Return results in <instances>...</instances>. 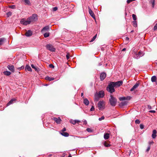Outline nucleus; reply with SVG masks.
<instances>
[{
	"label": "nucleus",
	"mask_w": 157,
	"mask_h": 157,
	"mask_svg": "<svg viewBox=\"0 0 157 157\" xmlns=\"http://www.w3.org/2000/svg\"><path fill=\"white\" fill-rule=\"evenodd\" d=\"M144 55V53L141 51L139 52L138 53L133 55V57L136 59H138L140 58V57L143 56Z\"/></svg>",
	"instance_id": "3"
},
{
	"label": "nucleus",
	"mask_w": 157,
	"mask_h": 157,
	"mask_svg": "<svg viewBox=\"0 0 157 157\" xmlns=\"http://www.w3.org/2000/svg\"><path fill=\"white\" fill-rule=\"evenodd\" d=\"M31 66L32 68H33V69H35V70L36 71H38V70L39 69V68H37L36 67H35L33 64H31Z\"/></svg>",
	"instance_id": "32"
},
{
	"label": "nucleus",
	"mask_w": 157,
	"mask_h": 157,
	"mask_svg": "<svg viewBox=\"0 0 157 157\" xmlns=\"http://www.w3.org/2000/svg\"><path fill=\"white\" fill-rule=\"evenodd\" d=\"M104 101H100L98 104V106L100 110H102L104 109Z\"/></svg>",
	"instance_id": "5"
},
{
	"label": "nucleus",
	"mask_w": 157,
	"mask_h": 157,
	"mask_svg": "<svg viewBox=\"0 0 157 157\" xmlns=\"http://www.w3.org/2000/svg\"><path fill=\"white\" fill-rule=\"evenodd\" d=\"M157 132L155 130H154L153 131L152 134V137L153 138L155 139L156 137Z\"/></svg>",
	"instance_id": "17"
},
{
	"label": "nucleus",
	"mask_w": 157,
	"mask_h": 157,
	"mask_svg": "<svg viewBox=\"0 0 157 157\" xmlns=\"http://www.w3.org/2000/svg\"><path fill=\"white\" fill-rule=\"evenodd\" d=\"M132 17L133 20L134 21H136V16L134 14H133L132 15Z\"/></svg>",
	"instance_id": "38"
},
{
	"label": "nucleus",
	"mask_w": 157,
	"mask_h": 157,
	"mask_svg": "<svg viewBox=\"0 0 157 157\" xmlns=\"http://www.w3.org/2000/svg\"><path fill=\"white\" fill-rule=\"evenodd\" d=\"M60 134L62 135V136H64L65 137H67L69 136V134L67 132H60Z\"/></svg>",
	"instance_id": "22"
},
{
	"label": "nucleus",
	"mask_w": 157,
	"mask_h": 157,
	"mask_svg": "<svg viewBox=\"0 0 157 157\" xmlns=\"http://www.w3.org/2000/svg\"><path fill=\"white\" fill-rule=\"evenodd\" d=\"M46 79L49 81H52L54 80V78H51L49 77H47L46 78Z\"/></svg>",
	"instance_id": "29"
},
{
	"label": "nucleus",
	"mask_w": 157,
	"mask_h": 157,
	"mask_svg": "<svg viewBox=\"0 0 157 157\" xmlns=\"http://www.w3.org/2000/svg\"><path fill=\"white\" fill-rule=\"evenodd\" d=\"M109 101L110 105L113 106H115L117 102V99L114 98L112 95H110V98L109 99Z\"/></svg>",
	"instance_id": "2"
},
{
	"label": "nucleus",
	"mask_w": 157,
	"mask_h": 157,
	"mask_svg": "<svg viewBox=\"0 0 157 157\" xmlns=\"http://www.w3.org/2000/svg\"><path fill=\"white\" fill-rule=\"evenodd\" d=\"M88 10H89V14L90 15V16L94 19H95V15L93 12V11H92V10L91 9L90 7H88Z\"/></svg>",
	"instance_id": "9"
},
{
	"label": "nucleus",
	"mask_w": 157,
	"mask_h": 157,
	"mask_svg": "<svg viewBox=\"0 0 157 157\" xmlns=\"http://www.w3.org/2000/svg\"><path fill=\"white\" fill-rule=\"evenodd\" d=\"M49 67L51 68H54V66L52 64H50L49 65Z\"/></svg>",
	"instance_id": "50"
},
{
	"label": "nucleus",
	"mask_w": 157,
	"mask_h": 157,
	"mask_svg": "<svg viewBox=\"0 0 157 157\" xmlns=\"http://www.w3.org/2000/svg\"><path fill=\"white\" fill-rule=\"evenodd\" d=\"M52 119L58 124H60L61 121V120L59 117H58L57 118L56 117H54L52 118Z\"/></svg>",
	"instance_id": "11"
},
{
	"label": "nucleus",
	"mask_w": 157,
	"mask_h": 157,
	"mask_svg": "<svg viewBox=\"0 0 157 157\" xmlns=\"http://www.w3.org/2000/svg\"><path fill=\"white\" fill-rule=\"evenodd\" d=\"M140 82L139 81H137L136 83L134 85L133 87L130 89L131 91H134L135 89H136L140 85Z\"/></svg>",
	"instance_id": "8"
},
{
	"label": "nucleus",
	"mask_w": 157,
	"mask_h": 157,
	"mask_svg": "<svg viewBox=\"0 0 157 157\" xmlns=\"http://www.w3.org/2000/svg\"><path fill=\"white\" fill-rule=\"evenodd\" d=\"M7 67L9 70L12 72H14V67L13 65H8L7 66Z\"/></svg>",
	"instance_id": "12"
},
{
	"label": "nucleus",
	"mask_w": 157,
	"mask_h": 157,
	"mask_svg": "<svg viewBox=\"0 0 157 157\" xmlns=\"http://www.w3.org/2000/svg\"><path fill=\"white\" fill-rule=\"evenodd\" d=\"M100 97H99L98 96V95H95L94 98V101H97L98 100L99 98Z\"/></svg>",
	"instance_id": "36"
},
{
	"label": "nucleus",
	"mask_w": 157,
	"mask_h": 157,
	"mask_svg": "<svg viewBox=\"0 0 157 157\" xmlns=\"http://www.w3.org/2000/svg\"><path fill=\"white\" fill-rule=\"evenodd\" d=\"M115 87V86H113V84L112 83V82H111L109 84L107 87L106 90L110 93H112L115 91L114 88Z\"/></svg>",
	"instance_id": "1"
},
{
	"label": "nucleus",
	"mask_w": 157,
	"mask_h": 157,
	"mask_svg": "<svg viewBox=\"0 0 157 157\" xmlns=\"http://www.w3.org/2000/svg\"><path fill=\"white\" fill-rule=\"evenodd\" d=\"M68 157H72V156H71V155H69L68 156Z\"/></svg>",
	"instance_id": "64"
},
{
	"label": "nucleus",
	"mask_w": 157,
	"mask_h": 157,
	"mask_svg": "<svg viewBox=\"0 0 157 157\" xmlns=\"http://www.w3.org/2000/svg\"><path fill=\"white\" fill-rule=\"evenodd\" d=\"M105 117L104 116H102L101 117H100L99 118L98 120L99 121H101L102 120H103L104 119Z\"/></svg>",
	"instance_id": "41"
},
{
	"label": "nucleus",
	"mask_w": 157,
	"mask_h": 157,
	"mask_svg": "<svg viewBox=\"0 0 157 157\" xmlns=\"http://www.w3.org/2000/svg\"><path fill=\"white\" fill-rule=\"evenodd\" d=\"M70 122L73 124H76V121L75 120H71L70 121Z\"/></svg>",
	"instance_id": "31"
},
{
	"label": "nucleus",
	"mask_w": 157,
	"mask_h": 157,
	"mask_svg": "<svg viewBox=\"0 0 157 157\" xmlns=\"http://www.w3.org/2000/svg\"><path fill=\"white\" fill-rule=\"evenodd\" d=\"M83 93H82L81 94V96L82 97L83 96Z\"/></svg>",
	"instance_id": "62"
},
{
	"label": "nucleus",
	"mask_w": 157,
	"mask_h": 157,
	"mask_svg": "<svg viewBox=\"0 0 157 157\" xmlns=\"http://www.w3.org/2000/svg\"><path fill=\"white\" fill-rule=\"evenodd\" d=\"M102 65V62H100V63H99L98 64V66H99Z\"/></svg>",
	"instance_id": "59"
},
{
	"label": "nucleus",
	"mask_w": 157,
	"mask_h": 157,
	"mask_svg": "<svg viewBox=\"0 0 157 157\" xmlns=\"http://www.w3.org/2000/svg\"><path fill=\"white\" fill-rule=\"evenodd\" d=\"M70 55L68 53H67L66 55V56L67 59L68 60L69 59Z\"/></svg>",
	"instance_id": "45"
},
{
	"label": "nucleus",
	"mask_w": 157,
	"mask_h": 157,
	"mask_svg": "<svg viewBox=\"0 0 157 157\" xmlns=\"http://www.w3.org/2000/svg\"><path fill=\"white\" fill-rule=\"evenodd\" d=\"M144 127V125L143 124H141L140 125V128L141 129H143Z\"/></svg>",
	"instance_id": "48"
},
{
	"label": "nucleus",
	"mask_w": 157,
	"mask_h": 157,
	"mask_svg": "<svg viewBox=\"0 0 157 157\" xmlns=\"http://www.w3.org/2000/svg\"><path fill=\"white\" fill-rule=\"evenodd\" d=\"M151 3L152 4V6L153 8L155 6V0H151L150 1Z\"/></svg>",
	"instance_id": "35"
},
{
	"label": "nucleus",
	"mask_w": 157,
	"mask_h": 157,
	"mask_svg": "<svg viewBox=\"0 0 157 157\" xmlns=\"http://www.w3.org/2000/svg\"><path fill=\"white\" fill-rule=\"evenodd\" d=\"M136 124H139L140 123V121L139 120L137 119L135 121Z\"/></svg>",
	"instance_id": "44"
},
{
	"label": "nucleus",
	"mask_w": 157,
	"mask_h": 157,
	"mask_svg": "<svg viewBox=\"0 0 157 157\" xmlns=\"http://www.w3.org/2000/svg\"><path fill=\"white\" fill-rule=\"evenodd\" d=\"M3 73L4 75L6 76H10L11 74V73L10 71H4L3 72Z\"/></svg>",
	"instance_id": "19"
},
{
	"label": "nucleus",
	"mask_w": 157,
	"mask_h": 157,
	"mask_svg": "<svg viewBox=\"0 0 157 157\" xmlns=\"http://www.w3.org/2000/svg\"><path fill=\"white\" fill-rule=\"evenodd\" d=\"M147 108L149 109H152V107L150 105H147Z\"/></svg>",
	"instance_id": "55"
},
{
	"label": "nucleus",
	"mask_w": 157,
	"mask_h": 157,
	"mask_svg": "<svg viewBox=\"0 0 157 157\" xmlns=\"http://www.w3.org/2000/svg\"><path fill=\"white\" fill-rule=\"evenodd\" d=\"M126 50V48H124L122 50V51H125Z\"/></svg>",
	"instance_id": "61"
},
{
	"label": "nucleus",
	"mask_w": 157,
	"mask_h": 157,
	"mask_svg": "<svg viewBox=\"0 0 157 157\" xmlns=\"http://www.w3.org/2000/svg\"><path fill=\"white\" fill-rule=\"evenodd\" d=\"M57 7H55L53 8V11H56L57 10Z\"/></svg>",
	"instance_id": "53"
},
{
	"label": "nucleus",
	"mask_w": 157,
	"mask_h": 157,
	"mask_svg": "<svg viewBox=\"0 0 157 157\" xmlns=\"http://www.w3.org/2000/svg\"><path fill=\"white\" fill-rule=\"evenodd\" d=\"M157 29V23H156L155 25L154 28L153 30L155 31Z\"/></svg>",
	"instance_id": "43"
},
{
	"label": "nucleus",
	"mask_w": 157,
	"mask_h": 157,
	"mask_svg": "<svg viewBox=\"0 0 157 157\" xmlns=\"http://www.w3.org/2000/svg\"><path fill=\"white\" fill-rule=\"evenodd\" d=\"M104 145L105 147H109L110 146V145L109 144H108L106 142H105L104 143Z\"/></svg>",
	"instance_id": "33"
},
{
	"label": "nucleus",
	"mask_w": 157,
	"mask_h": 157,
	"mask_svg": "<svg viewBox=\"0 0 157 157\" xmlns=\"http://www.w3.org/2000/svg\"><path fill=\"white\" fill-rule=\"evenodd\" d=\"M32 34V31L29 30L27 31L25 33V35L27 36H31Z\"/></svg>",
	"instance_id": "16"
},
{
	"label": "nucleus",
	"mask_w": 157,
	"mask_h": 157,
	"mask_svg": "<svg viewBox=\"0 0 157 157\" xmlns=\"http://www.w3.org/2000/svg\"><path fill=\"white\" fill-rule=\"evenodd\" d=\"M156 77L155 76H152L151 78V81L153 82H155L156 81Z\"/></svg>",
	"instance_id": "26"
},
{
	"label": "nucleus",
	"mask_w": 157,
	"mask_h": 157,
	"mask_svg": "<svg viewBox=\"0 0 157 157\" xmlns=\"http://www.w3.org/2000/svg\"><path fill=\"white\" fill-rule=\"evenodd\" d=\"M127 101H124L123 102H121L120 105V106H123L126 105L127 104Z\"/></svg>",
	"instance_id": "27"
},
{
	"label": "nucleus",
	"mask_w": 157,
	"mask_h": 157,
	"mask_svg": "<svg viewBox=\"0 0 157 157\" xmlns=\"http://www.w3.org/2000/svg\"><path fill=\"white\" fill-rule=\"evenodd\" d=\"M132 56L136 54L137 52V49H136V48H132Z\"/></svg>",
	"instance_id": "21"
},
{
	"label": "nucleus",
	"mask_w": 157,
	"mask_h": 157,
	"mask_svg": "<svg viewBox=\"0 0 157 157\" xmlns=\"http://www.w3.org/2000/svg\"><path fill=\"white\" fill-rule=\"evenodd\" d=\"M83 123H84V124H86L87 123V121L86 120H84L83 121Z\"/></svg>",
	"instance_id": "56"
},
{
	"label": "nucleus",
	"mask_w": 157,
	"mask_h": 157,
	"mask_svg": "<svg viewBox=\"0 0 157 157\" xmlns=\"http://www.w3.org/2000/svg\"><path fill=\"white\" fill-rule=\"evenodd\" d=\"M109 137V134L108 133H105L104 134V137L105 140H107Z\"/></svg>",
	"instance_id": "20"
},
{
	"label": "nucleus",
	"mask_w": 157,
	"mask_h": 157,
	"mask_svg": "<svg viewBox=\"0 0 157 157\" xmlns=\"http://www.w3.org/2000/svg\"><path fill=\"white\" fill-rule=\"evenodd\" d=\"M120 101H123L126 99V98L124 97H120L119 98Z\"/></svg>",
	"instance_id": "37"
},
{
	"label": "nucleus",
	"mask_w": 157,
	"mask_h": 157,
	"mask_svg": "<svg viewBox=\"0 0 157 157\" xmlns=\"http://www.w3.org/2000/svg\"><path fill=\"white\" fill-rule=\"evenodd\" d=\"M25 70H27L29 71H32V69L28 65H27L25 67Z\"/></svg>",
	"instance_id": "25"
},
{
	"label": "nucleus",
	"mask_w": 157,
	"mask_h": 157,
	"mask_svg": "<svg viewBox=\"0 0 157 157\" xmlns=\"http://www.w3.org/2000/svg\"><path fill=\"white\" fill-rule=\"evenodd\" d=\"M150 113H155V110H150L149 111Z\"/></svg>",
	"instance_id": "54"
},
{
	"label": "nucleus",
	"mask_w": 157,
	"mask_h": 157,
	"mask_svg": "<svg viewBox=\"0 0 157 157\" xmlns=\"http://www.w3.org/2000/svg\"><path fill=\"white\" fill-rule=\"evenodd\" d=\"M133 26L135 27H136L137 26V23L136 21H134L132 22Z\"/></svg>",
	"instance_id": "34"
},
{
	"label": "nucleus",
	"mask_w": 157,
	"mask_h": 157,
	"mask_svg": "<svg viewBox=\"0 0 157 157\" xmlns=\"http://www.w3.org/2000/svg\"><path fill=\"white\" fill-rule=\"evenodd\" d=\"M125 38H126V40H129V38L128 37H126Z\"/></svg>",
	"instance_id": "60"
},
{
	"label": "nucleus",
	"mask_w": 157,
	"mask_h": 157,
	"mask_svg": "<svg viewBox=\"0 0 157 157\" xmlns=\"http://www.w3.org/2000/svg\"><path fill=\"white\" fill-rule=\"evenodd\" d=\"M86 131H88V132H92V130L91 129V128H87L86 129Z\"/></svg>",
	"instance_id": "42"
},
{
	"label": "nucleus",
	"mask_w": 157,
	"mask_h": 157,
	"mask_svg": "<svg viewBox=\"0 0 157 157\" xmlns=\"http://www.w3.org/2000/svg\"><path fill=\"white\" fill-rule=\"evenodd\" d=\"M153 143H154L153 142H149V144H151Z\"/></svg>",
	"instance_id": "63"
},
{
	"label": "nucleus",
	"mask_w": 157,
	"mask_h": 157,
	"mask_svg": "<svg viewBox=\"0 0 157 157\" xmlns=\"http://www.w3.org/2000/svg\"><path fill=\"white\" fill-rule=\"evenodd\" d=\"M94 110V108L93 106H92L90 109L91 111H93Z\"/></svg>",
	"instance_id": "52"
},
{
	"label": "nucleus",
	"mask_w": 157,
	"mask_h": 157,
	"mask_svg": "<svg viewBox=\"0 0 157 157\" xmlns=\"http://www.w3.org/2000/svg\"><path fill=\"white\" fill-rule=\"evenodd\" d=\"M44 36L45 37H47L49 36V32H47L44 34Z\"/></svg>",
	"instance_id": "30"
},
{
	"label": "nucleus",
	"mask_w": 157,
	"mask_h": 157,
	"mask_svg": "<svg viewBox=\"0 0 157 157\" xmlns=\"http://www.w3.org/2000/svg\"><path fill=\"white\" fill-rule=\"evenodd\" d=\"M20 22L22 24L24 25H27L30 24L31 22L30 21V20L28 18L27 20H25V19H22L21 20Z\"/></svg>",
	"instance_id": "4"
},
{
	"label": "nucleus",
	"mask_w": 157,
	"mask_h": 157,
	"mask_svg": "<svg viewBox=\"0 0 157 157\" xmlns=\"http://www.w3.org/2000/svg\"><path fill=\"white\" fill-rule=\"evenodd\" d=\"M49 29V26H47L44 27L41 31L42 33H44L46 31H48Z\"/></svg>",
	"instance_id": "13"
},
{
	"label": "nucleus",
	"mask_w": 157,
	"mask_h": 157,
	"mask_svg": "<svg viewBox=\"0 0 157 157\" xmlns=\"http://www.w3.org/2000/svg\"><path fill=\"white\" fill-rule=\"evenodd\" d=\"M9 7L10 8L13 9L15 8V6L14 5L10 6Z\"/></svg>",
	"instance_id": "47"
},
{
	"label": "nucleus",
	"mask_w": 157,
	"mask_h": 157,
	"mask_svg": "<svg viewBox=\"0 0 157 157\" xmlns=\"http://www.w3.org/2000/svg\"><path fill=\"white\" fill-rule=\"evenodd\" d=\"M46 48L47 49L51 52H54L55 50V49L53 46L50 44H48L46 45Z\"/></svg>",
	"instance_id": "6"
},
{
	"label": "nucleus",
	"mask_w": 157,
	"mask_h": 157,
	"mask_svg": "<svg viewBox=\"0 0 157 157\" xmlns=\"http://www.w3.org/2000/svg\"><path fill=\"white\" fill-rule=\"evenodd\" d=\"M11 14L12 13L10 12H8L7 13V15L8 16V17L11 16Z\"/></svg>",
	"instance_id": "49"
},
{
	"label": "nucleus",
	"mask_w": 157,
	"mask_h": 157,
	"mask_svg": "<svg viewBox=\"0 0 157 157\" xmlns=\"http://www.w3.org/2000/svg\"><path fill=\"white\" fill-rule=\"evenodd\" d=\"M106 76V74L105 73H102L100 75V77L101 80H103Z\"/></svg>",
	"instance_id": "15"
},
{
	"label": "nucleus",
	"mask_w": 157,
	"mask_h": 157,
	"mask_svg": "<svg viewBox=\"0 0 157 157\" xmlns=\"http://www.w3.org/2000/svg\"><path fill=\"white\" fill-rule=\"evenodd\" d=\"M150 147H151L150 145H149L146 150V152H148L149 151V150H150Z\"/></svg>",
	"instance_id": "51"
},
{
	"label": "nucleus",
	"mask_w": 157,
	"mask_h": 157,
	"mask_svg": "<svg viewBox=\"0 0 157 157\" xmlns=\"http://www.w3.org/2000/svg\"><path fill=\"white\" fill-rule=\"evenodd\" d=\"M75 120L76 121V123H77L78 124L79 122H80V121L79 120Z\"/></svg>",
	"instance_id": "58"
},
{
	"label": "nucleus",
	"mask_w": 157,
	"mask_h": 157,
	"mask_svg": "<svg viewBox=\"0 0 157 157\" xmlns=\"http://www.w3.org/2000/svg\"><path fill=\"white\" fill-rule=\"evenodd\" d=\"M24 68V67L23 66H21V67L17 68V70L20 71L21 70L23 69Z\"/></svg>",
	"instance_id": "40"
},
{
	"label": "nucleus",
	"mask_w": 157,
	"mask_h": 157,
	"mask_svg": "<svg viewBox=\"0 0 157 157\" xmlns=\"http://www.w3.org/2000/svg\"><path fill=\"white\" fill-rule=\"evenodd\" d=\"M97 34L95 36H94L93 38L92 39V40H90V42H92L93 41H94L95 39L97 37Z\"/></svg>",
	"instance_id": "39"
},
{
	"label": "nucleus",
	"mask_w": 157,
	"mask_h": 157,
	"mask_svg": "<svg viewBox=\"0 0 157 157\" xmlns=\"http://www.w3.org/2000/svg\"><path fill=\"white\" fill-rule=\"evenodd\" d=\"M37 15L34 14L32 15V16L29 17V18L31 22L35 21L37 17Z\"/></svg>",
	"instance_id": "10"
},
{
	"label": "nucleus",
	"mask_w": 157,
	"mask_h": 157,
	"mask_svg": "<svg viewBox=\"0 0 157 157\" xmlns=\"http://www.w3.org/2000/svg\"><path fill=\"white\" fill-rule=\"evenodd\" d=\"M26 5L30 6L31 5L29 0H23Z\"/></svg>",
	"instance_id": "24"
},
{
	"label": "nucleus",
	"mask_w": 157,
	"mask_h": 157,
	"mask_svg": "<svg viewBox=\"0 0 157 157\" xmlns=\"http://www.w3.org/2000/svg\"><path fill=\"white\" fill-rule=\"evenodd\" d=\"M5 39L3 38H0V45H2L3 44Z\"/></svg>",
	"instance_id": "28"
},
{
	"label": "nucleus",
	"mask_w": 157,
	"mask_h": 157,
	"mask_svg": "<svg viewBox=\"0 0 157 157\" xmlns=\"http://www.w3.org/2000/svg\"><path fill=\"white\" fill-rule=\"evenodd\" d=\"M135 0H127V2L128 4H129L131 2L134 1Z\"/></svg>",
	"instance_id": "46"
},
{
	"label": "nucleus",
	"mask_w": 157,
	"mask_h": 157,
	"mask_svg": "<svg viewBox=\"0 0 157 157\" xmlns=\"http://www.w3.org/2000/svg\"><path fill=\"white\" fill-rule=\"evenodd\" d=\"M112 83L113 84V86H115V87H118L122 85L123 82L120 80L115 82H112Z\"/></svg>",
	"instance_id": "7"
},
{
	"label": "nucleus",
	"mask_w": 157,
	"mask_h": 157,
	"mask_svg": "<svg viewBox=\"0 0 157 157\" xmlns=\"http://www.w3.org/2000/svg\"><path fill=\"white\" fill-rule=\"evenodd\" d=\"M83 102L86 105H88L89 103L88 100L86 98L84 99Z\"/></svg>",
	"instance_id": "23"
},
{
	"label": "nucleus",
	"mask_w": 157,
	"mask_h": 157,
	"mask_svg": "<svg viewBox=\"0 0 157 157\" xmlns=\"http://www.w3.org/2000/svg\"><path fill=\"white\" fill-rule=\"evenodd\" d=\"M66 131V129L65 128H64L62 129L61 131L62 132H64L65 131Z\"/></svg>",
	"instance_id": "57"
},
{
	"label": "nucleus",
	"mask_w": 157,
	"mask_h": 157,
	"mask_svg": "<svg viewBox=\"0 0 157 157\" xmlns=\"http://www.w3.org/2000/svg\"><path fill=\"white\" fill-rule=\"evenodd\" d=\"M16 99L15 98H13L11 99L9 102H8L7 104V106H9L10 105L13 104L14 102L16 101Z\"/></svg>",
	"instance_id": "18"
},
{
	"label": "nucleus",
	"mask_w": 157,
	"mask_h": 157,
	"mask_svg": "<svg viewBox=\"0 0 157 157\" xmlns=\"http://www.w3.org/2000/svg\"><path fill=\"white\" fill-rule=\"evenodd\" d=\"M104 95V93L103 91H100L98 94V96L100 98H103Z\"/></svg>",
	"instance_id": "14"
}]
</instances>
